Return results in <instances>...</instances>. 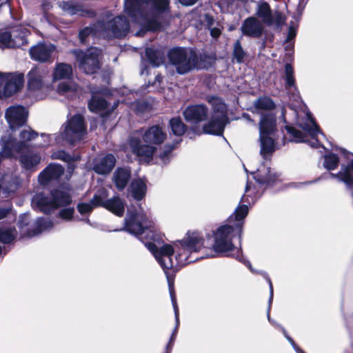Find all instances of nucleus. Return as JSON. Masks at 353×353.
<instances>
[{
  "label": "nucleus",
  "mask_w": 353,
  "mask_h": 353,
  "mask_svg": "<svg viewBox=\"0 0 353 353\" xmlns=\"http://www.w3.org/2000/svg\"><path fill=\"white\" fill-rule=\"evenodd\" d=\"M11 208L10 207L0 208V219H2L8 216L10 212Z\"/></svg>",
  "instance_id": "obj_51"
},
{
  "label": "nucleus",
  "mask_w": 353,
  "mask_h": 353,
  "mask_svg": "<svg viewBox=\"0 0 353 353\" xmlns=\"http://www.w3.org/2000/svg\"><path fill=\"white\" fill-rule=\"evenodd\" d=\"M27 116L26 110L20 105L10 107L6 112V119L12 130L24 125Z\"/></svg>",
  "instance_id": "obj_19"
},
{
  "label": "nucleus",
  "mask_w": 353,
  "mask_h": 353,
  "mask_svg": "<svg viewBox=\"0 0 353 353\" xmlns=\"http://www.w3.org/2000/svg\"><path fill=\"white\" fill-rule=\"evenodd\" d=\"M52 226L53 224L50 221L43 218H39L36 221L35 228L29 233V235H37L43 231L50 230L52 228Z\"/></svg>",
  "instance_id": "obj_33"
},
{
  "label": "nucleus",
  "mask_w": 353,
  "mask_h": 353,
  "mask_svg": "<svg viewBox=\"0 0 353 353\" xmlns=\"http://www.w3.org/2000/svg\"><path fill=\"white\" fill-rule=\"evenodd\" d=\"M128 190L134 199L141 200L147 191L145 182L141 179H134L131 182Z\"/></svg>",
  "instance_id": "obj_28"
},
{
  "label": "nucleus",
  "mask_w": 353,
  "mask_h": 353,
  "mask_svg": "<svg viewBox=\"0 0 353 353\" xmlns=\"http://www.w3.org/2000/svg\"><path fill=\"white\" fill-rule=\"evenodd\" d=\"M97 206L98 205H94L92 202V200H91L90 202L88 203H79L77 206V208H78V211L81 214H85L91 212L92 209Z\"/></svg>",
  "instance_id": "obj_45"
},
{
  "label": "nucleus",
  "mask_w": 353,
  "mask_h": 353,
  "mask_svg": "<svg viewBox=\"0 0 353 353\" xmlns=\"http://www.w3.org/2000/svg\"><path fill=\"white\" fill-rule=\"evenodd\" d=\"M22 222H23V225H27L28 224L27 223L23 222V221Z\"/></svg>",
  "instance_id": "obj_62"
},
{
  "label": "nucleus",
  "mask_w": 353,
  "mask_h": 353,
  "mask_svg": "<svg viewBox=\"0 0 353 353\" xmlns=\"http://www.w3.org/2000/svg\"><path fill=\"white\" fill-rule=\"evenodd\" d=\"M129 23L123 16H118L107 22L99 21L91 27H86L79 32V39L84 43L91 33L108 39H120L126 36L129 31Z\"/></svg>",
  "instance_id": "obj_5"
},
{
  "label": "nucleus",
  "mask_w": 353,
  "mask_h": 353,
  "mask_svg": "<svg viewBox=\"0 0 353 353\" xmlns=\"http://www.w3.org/2000/svg\"><path fill=\"white\" fill-rule=\"evenodd\" d=\"M285 86L287 88L295 87V80L294 77V70L290 64L287 63L285 65Z\"/></svg>",
  "instance_id": "obj_40"
},
{
  "label": "nucleus",
  "mask_w": 353,
  "mask_h": 353,
  "mask_svg": "<svg viewBox=\"0 0 353 353\" xmlns=\"http://www.w3.org/2000/svg\"><path fill=\"white\" fill-rule=\"evenodd\" d=\"M203 238L199 232H188L182 240L174 245V248L168 244L164 245L159 249L153 243H148L145 244L148 249L154 254L155 259L163 269L169 282L170 297L176 319V327L171 337L170 343L172 340H174L179 324V307L172 287L170 284V277L168 274V270L174 268L172 255L174 252H176V265L183 266L192 263L199 258L192 257V254L199 252L203 247Z\"/></svg>",
  "instance_id": "obj_1"
},
{
  "label": "nucleus",
  "mask_w": 353,
  "mask_h": 353,
  "mask_svg": "<svg viewBox=\"0 0 353 353\" xmlns=\"http://www.w3.org/2000/svg\"><path fill=\"white\" fill-rule=\"evenodd\" d=\"M17 232L14 229H0V242L10 243L16 237Z\"/></svg>",
  "instance_id": "obj_38"
},
{
  "label": "nucleus",
  "mask_w": 353,
  "mask_h": 353,
  "mask_svg": "<svg viewBox=\"0 0 353 353\" xmlns=\"http://www.w3.org/2000/svg\"><path fill=\"white\" fill-rule=\"evenodd\" d=\"M260 170H258L256 173H254V178L259 183H270L272 181V178L270 176V172L268 170V173L265 175H262L260 174Z\"/></svg>",
  "instance_id": "obj_44"
},
{
  "label": "nucleus",
  "mask_w": 353,
  "mask_h": 353,
  "mask_svg": "<svg viewBox=\"0 0 353 353\" xmlns=\"http://www.w3.org/2000/svg\"><path fill=\"white\" fill-rule=\"evenodd\" d=\"M29 31L21 26L16 27L11 32L0 31V48H20L27 43Z\"/></svg>",
  "instance_id": "obj_13"
},
{
  "label": "nucleus",
  "mask_w": 353,
  "mask_h": 353,
  "mask_svg": "<svg viewBox=\"0 0 353 353\" xmlns=\"http://www.w3.org/2000/svg\"><path fill=\"white\" fill-rule=\"evenodd\" d=\"M206 101L211 105L212 114L210 120L203 127L205 134L221 135L228 121V108L223 101L216 96H208Z\"/></svg>",
  "instance_id": "obj_6"
},
{
  "label": "nucleus",
  "mask_w": 353,
  "mask_h": 353,
  "mask_svg": "<svg viewBox=\"0 0 353 353\" xmlns=\"http://www.w3.org/2000/svg\"><path fill=\"white\" fill-rule=\"evenodd\" d=\"M62 8L65 12L71 15L78 14L81 11V6L68 2L63 3Z\"/></svg>",
  "instance_id": "obj_43"
},
{
  "label": "nucleus",
  "mask_w": 353,
  "mask_h": 353,
  "mask_svg": "<svg viewBox=\"0 0 353 353\" xmlns=\"http://www.w3.org/2000/svg\"><path fill=\"white\" fill-rule=\"evenodd\" d=\"M156 79H157V80L158 81H160V77H159V76H158V77H157V78H156Z\"/></svg>",
  "instance_id": "obj_60"
},
{
  "label": "nucleus",
  "mask_w": 353,
  "mask_h": 353,
  "mask_svg": "<svg viewBox=\"0 0 353 353\" xmlns=\"http://www.w3.org/2000/svg\"><path fill=\"white\" fill-rule=\"evenodd\" d=\"M237 254L234 256L236 259L245 264L250 269H251V264L248 261H245L243 259V256L240 254L239 252H237Z\"/></svg>",
  "instance_id": "obj_52"
},
{
  "label": "nucleus",
  "mask_w": 353,
  "mask_h": 353,
  "mask_svg": "<svg viewBox=\"0 0 353 353\" xmlns=\"http://www.w3.org/2000/svg\"><path fill=\"white\" fill-rule=\"evenodd\" d=\"M72 75V68L70 64L57 63L52 72V81H57L61 79H68Z\"/></svg>",
  "instance_id": "obj_27"
},
{
  "label": "nucleus",
  "mask_w": 353,
  "mask_h": 353,
  "mask_svg": "<svg viewBox=\"0 0 353 353\" xmlns=\"http://www.w3.org/2000/svg\"><path fill=\"white\" fill-rule=\"evenodd\" d=\"M88 106L90 111L97 112L105 109L107 103L103 98L94 96L90 101Z\"/></svg>",
  "instance_id": "obj_36"
},
{
  "label": "nucleus",
  "mask_w": 353,
  "mask_h": 353,
  "mask_svg": "<svg viewBox=\"0 0 353 353\" xmlns=\"http://www.w3.org/2000/svg\"><path fill=\"white\" fill-rule=\"evenodd\" d=\"M41 138L43 139V143H37V145L38 147H46L49 144L50 142V137L49 135H46L44 134H42L41 135Z\"/></svg>",
  "instance_id": "obj_50"
},
{
  "label": "nucleus",
  "mask_w": 353,
  "mask_h": 353,
  "mask_svg": "<svg viewBox=\"0 0 353 353\" xmlns=\"http://www.w3.org/2000/svg\"><path fill=\"white\" fill-rule=\"evenodd\" d=\"M290 134H291L294 138L293 141L295 142H308L306 139V136L303 134L301 131L296 130L292 127L286 128Z\"/></svg>",
  "instance_id": "obj_42"
},
{
  "label": "nucleus",
  "mask_w": 353,
  "mask_h": 353,
  "mask_svg": "<svg viewBox=\"0 0 353 353\" xmlns=\"http://www.w3.org/2000/svg\"><path fill=\"white\" fill-rule=\"evenodd\" d=\"M130 170L125 168H120L117 170L113 175V181L119 190H123L129 181Z\"/></svg>",
  "instance_id": "obj_29"
},
{
  "label": "nucleus",
  "mask_w": 353,
  "mask_h": 353,
  "mask_svg": "<svg viewBox=\"0 0 353 353\" xmlns=\"http://www.w3.org/2000/svg\"><path fill=\"white\" fill-rule=\"evenodd\" d=\"M295 34H296L295 30L292 28H290L289 29V32H288V40L292 39L295 37Z\"/></svg>",
  "instance_id": "obj_55"
},
{
  "label": "nucleus",
  "mask_w": 353,
  "mask_h": 353,
  "mask_svg": "<svg viewBox=\"0 0 353 353\" xmlns=\"http://www.w3.org/2000/svg\"><path fill=\"white\" fill-rule=\"evenodd\" d=\"M49 71L46 67L32 68L28 74V88L30 91H48L50 86L46 83Z\"/></svg>",
  "instance_id": "obj_15"
},
{
  "label": "nucleus",
  "mask_w": 353,
  "mask_h": 353,
  "mask_svg": "<svg viewBox=\"0 0 353 353\" xmlns=\"http://www.w3.org/2000/svg\"><path fill=\"white\" fill-rule=\"evenodd\" d=\"M260 152L265 156L275 150L276 117L271 113L261 114L259 122Z\"/></svg>",
  "instance_id": "obj_7"
},
{
  "label": "nucleus",
  "mask_w": 353,
  "mask_h": 353,
  "mask_svg": "<svg viewBox=\"0 0 353 353\" xmlns=\"http://www.w3.org/2000/svg\"><path fill=\"white\" fill-rule=\"evenodd\" d=\"M245 199V196H243L242 197V201H244Z\"/></svg>",
  "instance_id": "obj_61"
},
{
  "label": "nucleus",
  "mask_w": 353,
  "mask_h": 353,
  "mask_svg": "<svg viewBox=\"0 0 353 353\" xmlns=\"http://www.w3.org/2000/svg\"><path fill=\"white\" fill-rule=\"evenodd\" d=\"M63 168L58 164H50L39 176V181L43 185L51 180L58 179L63 174Z\"/></svg>",
  "instance_id": "obj_25"
},
{
  "label": "nucleus",
  "mask_w": 353,
  "mask_h": 353,
  "mask_svg": "<svg viewBox=\"0 0 353 353\" xmlns=\"http://www.w3.org/2000/svg\"><path fill=\"white\" fill-rule=\"evenodd\" d=\"M256 15L268 26L281 27L285 22V17L280 12H272L269 4L263 2L258 6Z\"/></svg>",
  "instance_id": "obj_16"
},
{
  "label": "nucleus",
  "mask_w": 353,
  "mask_h": 353,
  "mask_svg": "<svg viewBox=\"0 0 353 353\" xmlns=\"http://www.w3.org/2000/svg\"><path fill=\"white\" fill-rule=\"evenodd\" d=\"M250 188V183L248 182L247 184H246V186H245V192H248Z\"/></svg>",
  "instance_id": "obj_57"
},
{
  "label": "nucleus",
  "mask_w": 353,
  "mask_h": 353,
  "mask_svg": "<svg viewBox=\"0 0 353 353\" xmlns=\"http://www.w3.org/2000/svg\"><path fill=\"white\" fill-rule=\"evenodd\" d=\"M241 29L243 34L246 36L259 37L263 32V26L259 19L251 17L243 21Z\"/></svg>",
  "instance_id": "obj_22"
},
{
  "label": "nucleus",
  "mask_w": 353,
  "mask_h": 353,
  "mask_svg": "<svg viewBox=\"0 0 353 353\" xmlns=\"http://www.w3.org/2000/svg\"><path fill=\"white\" fill-rule=\"evenodd\" d=\"M150 222L143 212L135 214L128 215L125 219V229L127 231L136 235H141L145 230L151 228Z\"/></svg>",
  "instance_id": "obj_17"
},
{
  "label": "nucleus",
  "mask_w": 353,
  "mask_h": 353,
  "mask_svg": "<svg viewBox=\"0 0 353 353\" xmlns=\"http://www.w3.org/2000/svg\"><path fill=\"white\" fill-rule=\"evenodd\" d=\"M52 158L54 159H61L64 161H70L71 159V157L63 151L54 152L52 154Z\"/></svg>",
  "instance_id": "obj_46"
},
{
  "label": "nucleus",
  "mask_w": 353,
  "mask_h": 353,
  "mask_svg": "<svg viewBox=\"0 0 353 353\" xmlns=\"http://www.w3.org/2000/svg\"><path fill=\"white\" fill-rule=\"evenodd\" d=\"M207 256H208H208L214 257V256H215V254H208Z\"/></svg>",
  "instance_id": "obj_58"
},
{
  "label": "nucleus",
  "mask_w": 353,
  "mask_h": 353,
  "mask_svg": "<svg viewBox=\"0 0 353 353\" xmlns=\"http://www.w3.org/2000/svg\"><path fill=\"white\" fill-rule=\"evenodd\" d=\"M204 23L213 38H217L220 36L223 28L219 22L215 21L209 14H205Z\"/></svg>",
  "instance_id": "obj_31"
},
{
  "label": "nucleus",
  "mask_w": 353,
  "mask_h": 353,
  "mask_svg": "<svg viewBox=\"0 0 353 353\" xmlns=\"http://www.w3.org/2000/svg\"><path fill=\"white\" fill-rule=\"evenodd\" d=\"M305 117L306 121L305 122H303L300 119L299 116H298L296 119L297 123L306 133L308 134V135L310 136L312 141L309 142L311 146L317 148L319 145V140L316 139L318 135L321 134L324 137V134L321 132L319 126L312 119L311 113H305Z\"/></svg>",
  "instance_id": "obj_20"
},
{
  "label": "nucleus",
  "mask_w": 353,
  "mask_h": 353,
  "mask_svg": "<svg viewBox=\"0 0 353 353\" xmlns=\"http://www.w3.org/2000/svg\"><path fill=\"white\" fill-rule=\"evenodd\" d=\"M166 137V133L160 126L153 125L142 134L143 140L145 144L142 145L141 143V140L136 136V133L130 136L128 143L134 154L149 162L157 150L154 145L161 144Z\"/></svg>",
  "instance_id": "obj_4"
},
{
  "label": "nucleus",
  "mask_w": 353,
  "mask_h": 353,
  "mask_svg": "<svg viewBox=\"0 0 353 353\" xmlns=\"http://www.w3.org/2000/svg\"><path fill=\"white\" fill-rule=\"evenodd\" d=\"M77 91V86L72 82H61L57 87V92L68 97H72Z\"/></svg>",
  "instance_id": "obj_32"
},
{
  "label": "nucleus",
  "mask_w": 353,
  "mask_h": 353,
  "mask_svg": "<svg viewBox=\"0 0 353 353\" xmlns=\"http://www.w3.org/2000/svg\"><path fill=\"white\" fill-rule=\"evenodd\" d=\"M115 162V157L112 154H107L94 165L93 169L98 174H105L111 172L114 167Z\"/></svg>",
  "instance_id": "obj_26"
},
{
  "label": "nucleus",
  "mask_w": 353,
  "mask_h": 353,
  "mask_svg": "<svg viewBox=\"0 0 353 353\" xmlns=\"http://www.w3.org/2000/svg\"><path fill=\"white\" fill-rule=\"evenodd\" d=\"M38 134L31 129H24L19 134V141H17L10 134L1 137L2 153L6 157H14L20 153L28 146V143L34 140Z\"/></svg>",
  "instance_id": "obj_9"
},
{
  "label": "nucleus",
  "mask_w": 353,
  "mask_h": 353,
  "mask_svg": "<svg viewBox=\"0 0 353 353\" xmlns=\"http://www.w3.org/2000/svg\"><path fill=\"white\" fill-rule=\"evenodd\" d=\"M72 53L79 63V68L85 73L92 74L100 69L102 57V51L100 49L90 48L85 52L74 50Z\"/></svg>",
  "instance_id": "obj_11"
},
{
  "label": "nucleus",
  "mask_w": 353,
  "mask_h": 353,
  "mask_svg": "<svg viewBox=\"0 0 353 353\" xmlns=\"http://www.w3.org/2000/svg\"><path fill=\"white\" fill-rule=\"evenodd\" d=\"M73 208H65L60 211V217L65 220H70L74 214Z\"/></svg>",
  "instance_id": "obj_47"
},
{
  "label": "nucleus",
  "mask_w": 353,
  "mask_h": 353,
  "mask_svg": "<svg viewBox=\"0 0 353 353\" xmlns=\"http://www.w3.org/2000/svg\"><path fill=\"white\" fill-rule=\"evenodd\" d=\"M254 107L258 113L261 110H270L274 108V103L269 97H261L256 99L254 103Z\"/></svg>",
  "instance_id": "obj_34"
},
{
  "label": "nucleus",
  "mask_w": 353,
  "mask_h": 353,
  "mask_svg": "<svg viewBox=\"0 0 353 353\" xmlns=\"http://www.w3.org/2000/svg\"><path fill=\"white\" fill-rule=\"evenodd\" d=\"M235 0H221L220 3L222 6L229 8L232 6Z\"/></svg>",
  "instance_id": "obj_53"
},
{
  "label": "nucleus",
  "mask_w": 353,
  "mask_h": 353,
  "mask_svg": "<svg viewBox=\"0 0 353 353\" xmlns=\"http://www.w3.org/2000/svg\"><path fill=\"white\" fill-rule=\"evenodd\" d=\"M170 126L172 133L176 136L183 135L186 130L185 125L180 118H173L170 120Z\"/></svg>",
  "instance_id": "obj_35"
},
{
  "label": "nucleus",
  "mask_w": 353,
  "mask_h": 353,
  "mask_svg": "<svg viewBox=\"0 0 353 353\" xmlns=\"http://www.w3.org/2000/svg\"><path fill=\"white\" fill-rule=\"evenodd\" d=\"M198 0H179V1L183 6H192Z\"/></svg>",
  "instance_id": "obj_54"
},
{
  "label": "nucleus",
  "mask_w": 353,
  "mask_h": 353,
  "mask_svg": "<svg viewBox=\"0 0 353 353\" xmlns=\"http://www.w3.org/2000/svg\"><path fill=\"white\" fill-rule=\"evenodd\" d=\"M86 125L83 117L75 114L68 119L61 134L63 139L74 143L83 139L86 134Z\"/></svg>",
  "instance_id": "obj_12"
},
{
  "label": "nucleus",
  "mask_w": 353,
  "mask_h": 353,
  "mask_svg": "<svg viewBox=\"0 0 353 353\" xmlns=\"http://www.w3.org/2000/svg\"><path fill=\"white\" fill-rule=\"evenodd\" d=\"M51 195L52 200L46 197L42 193L35 194L32 201V206L39 208L44 213H49L50 210L66 205L71 202L69 194L65 190H54Z\"/></svg>",
  "instance_id": "obj_10"
},
{
  "label": "nucleus",
  "mask_w": 353,
  "mask_h": 353,
  "mask_svg": "<svg viewBox=\"0 0 353 353\" xmlns=\"http://www.w3.org/2000/svg\"><path fill=\"white\" fill-rule=\"evenodd\" d=\"M248 213V206L245 204L239 205L232 214L228 222L233 225H224L219 227L214 233V243L213 245V252L214 253H225L232 250L234 245L232 239L235 235H239V239H241L242 225L241 221L247 216Z\"/></svg>",
  "instance_id": "obj_3"
},
{
  "label": "nucleus",
  "mask_w": 353,
  "mask_h": 353,
  "mask_svg": "<svg viewBox=\"0 0 353 353\" xmlns=\"http://www.w3.org/2000/svg\"><path fill=\"white\" fill-rule=\"evenodd\" d=\"M339 164V157L334 154H328L324 156L323 167L329 170H335Z\"/></svg>",
  "instance_id": "obj_37"
},
{
  "label": "nucleus",
  "mask_w": 353,
  "mask_h": 353,
  "mask_svg": "<svg viewBox=\"0 0 353 353\" xmlns=\"http://www.w3.org/2000/svg\"><path fill=\"white\" fill-rule=\"evenodd\" d=\"M268 281L269 285H270V299H269V306H268V319L270 322H272L271 319H270V310L271 303H272V299H273V286H272L271 280L269 278L268 279Z\"/></svg>",
  "instance_id": "obj_49"
},
{
  "label": "nucleus",
  "mask_w": 353,
  "mask_h": 353,
  "mask_svg": "<svg viewBox=\"0 0 353 353\" xmlns=\"http://www.w3.org/2000/svg\"><path fill=\"white\" fill-rule=\"evenodd\" d=\"M169 6V0H125V13L141 26V30L136 36H142L144 31H155L160 28L157 19L148 13L146 10L153 7L158 11L165 10Z\"/></svg>",
  "instance_id": "obj_2"
},
{
  "label": "nucleus",
  "mask_w": 353,
  "mask_h": 353,
  "mask_svg": "<svg viewBox=\"0 0 353 353\" xmlns=\"http://www.w3.org/2000/svg\"><path fill=\"white\" fill-rule=\"evenodd\" d=\"M107 194L105 190H101L95 194L92 199L94 205H101L108 209L115 215L122 216L125 210V202L119 196L105 200Z\"/></svg>",
  "instance_id": "obj_14"
},
{
  "label": "nucleus",
  "mask_w": 353,
  "mask_h": 353,
  "mask_svg": "<svg viewBox=\"0 0 353 353\" xmlns=\"http://www.w3.org/2000/svg\"><path fill=\"white\" fill-rule=\"evenodd\" d=\"M285 109H283L282 110V117H283V121L285 122Z\"/></svg>",
  "instance_id": "obj_56"
},
{
  "label": "nucleus",
  "mask_w": 353,
  "mask_h": 353,
  "mask_svg": "<svg viewBox=\"0 0 353 353\" xmlns=\"http://www.w3.org/2000/svg\"><path fill=\"white\" fill-rule=\"evenodd\" d=\"M22 219H28V215H24L23 217H21Z\"/></svg>",
  "instance_id": "obj_59"
},
{
  "label": "nucleus",
  "mask_w": 353,
  "mask_h": 353,
  "mask_svg": "<svg viewBox=\"0 0 353 353\" xmlns=\"http://www.w3.org/2000/svg\"><path fill=\"white\" fill-rule=\"evenodd\" d=\"M282 329V331L285 335V336L286 337V339H288V341L291 343V345L293 346L294 350L296 352V353H305L304 352L302 351V350H301L296 345V343H294V341L292 340V339L291 337H290L288 334H287V332L285 331V330L283 327H281Z\"/></svg>",
  "instance_id": "obj_48"
},
{
  "label": "nucleus",
  "mask_w": 353,
  "mask_h": 353,
  "mask_svg": "<svg viewBox=\"0 0 353 353\" xmlns=\"http://www.w3.org/2000/svg\"><path fill=\"white\" fill-rule=\"evenodd\" d=\"M170 63L180 74H184L194 69L198 63V57L196 52L184 48H174L168 54Z\"/></svg>",
  "instance_id": "obj_8"
},
{
  "label": "nucleus",
  "mask_w": 353,
  "mask_h": 353,
  "mask_svg": "<svg viewBox=\"0 0 353 353\" xmlns=\"http://www.w3.org/2000/svg\"><path fill=\"white\" fill-rule=\"evenodd\" d=\"M247 54L243 49L241 42L239 40H237L234 44L233 49V57L236 59V62L242 63L244 61V59L246 57Z\"/></svg>",
  "instance_id": "obj_39"
},
{
  "label": "nucleus",
  "mask_w": 353,
  "mask_h": 353,
  "mask_svg": "<svg viewBox=\"0 0 353 353\" xmlns=\"http://www.w3.org/2000/svg\"><path fill=\"white\" fill-rule=\"evenodd\" d=\"M174 148L175 146L174 145H165L163 152L159 154V159L164 164L169 161L171 157L172 151L174 149Z\"/></svg>",
  "instance_id": "obj_41"
},
{
  "label": "nucleus",
  "mask_w": 353,
  "mask_h": 353,
  "mask_svg": "<svg viewBox=\"0 0 353 353\" xmlns=\"http://www.w3.org/2000/svg\"><path fill=\"white\" fill-rule=\"evenodd\" d=\"M145 54L149 62L154 66L158 67L163 63L164 53L160 50L153 48H147Z\"/></svg>",
  "instance_id": "obj_30"
},
{
  "label": "nucleus",
  "mask_w": 353,
  "mask_h": 353,
  "mask_svg": "<svg viewBox=\"0 0 353 353\" xmlns=\"http://www.w3.org/2000/svg\"><path fill=\"white\" fill-rule=\"evenodd\" d=\"M19 162L21 166L28 170H34L41 162V156L38 152L32 150L20 152Z\"/></svg>",
  "instance_id": "obj_24"
},
{
  "label": "nucleus",
  "mask_w": 353,
  "mask_h": 353,
  "mask_svg": "<svg viewBox=\"0 0 353 353\" xmlns=\"http://www.w3.org/2000/svg\"><path fill=\"white\" fill-rule=\"evenodd\" d=\"M183 114L187 121L198 123L206 120L208 109L203 104L190 105L185 108Z\"/></svg>",
  "instance_id": "obj_21"
},
{
  "label": "nucleus",
  "mask_w": 353,
  "mask_h": 353,
  "mask_svg": "<svg viewBox=\"0 0 353 353\" xmlns=\"http://www.w3.org/2000/svg\"><path fill=\"white\" fill-rule=\"evenodd\" d=\"M54 45L46 43H39L30 49L31 58L39 62H51L52 53L55 51Z\"/></svg>",
  "instance_id": "obj_18"
},
{
  "label": "nucleus",
  "mask_w": 353,
  "mask_h": 353,
  "mask_svg": "<svg viewBox=\"0 0 353 353\" xmlns=\"http://www.w3.org/2000/svg\"><path fill=\"white\" fill-rule=\"evenodd\" d=\"M272 323L276 325V323L273 322ZM277 326H279V325H277Z\"/></svg>",
  "instance_id": "obj_63"
},
{
  "label": "nucleus",
  "mask_w": 353,
  "mask_h": 353,
  "mask_svg": "<svg viewBox=\"0 0 353 353\" xmlns=\"http://www.w3.org/2000/svg\"><path fill=\"white\" fill-rule=\"evenodd\" d=\"M3 94L6 97H10L16 93L23 83V76L22 74H7Z\"/></svg>",
  "instance_id": "obj_23"
}]
</instances>
